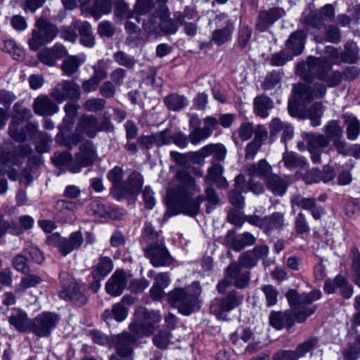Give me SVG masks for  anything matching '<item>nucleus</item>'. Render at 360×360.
I'll list each match as a JSON object with an SVG mask.
<instances>
[{"mask_svg": "<svg viewBox=\"0 0 360 360\" xmlns=\"http://www.w3.org/2000/svg\"><path fill=\"white\" fill-rule=\"evenodd\" d=\"M307 65L311 75H315L320 80L326 82L330 87L338 86L343 78V75L338 71L333 72L330 75H327L332 65L323 58L309 57Z\"/></svg>", "mask_w": 360, "mask_h": 360, "instance_id": "nucleus-9", "label": "nucleus"}, {"mask_svg": "<svg viewBox=\"0 0 360 360\" xmlns=\"http://www.w3.org/2000/svg\"><path fill=\"white\" fill-rule=\"evenodd\" d=\"M39 60L44 65L53 66L56 59L51 49H44L38 53Z\"/></svg>", "mask_w": 360, "mask_h": 360, "instance_id": "nucleus-62", "label": "nucleus"}, {"mask_svg": "<svg viewBox=\"0 0 360 360\" xmlns=\"http://www.w3.org/2000/svg\"><path fill=\"white\" fill-rule=\"evenodd\" d=\"M122 177L123 170L119 167H114L108 174V178L112 183L114 187L119 189H121L123 185L121 182Z\"/></svg>", "mask_w": 360, "mask_h": 360, "instance_id": "nucleus-60", "label": "nucleus"}, {"mask_svg": "<svg viewBox=\"0 0 360 360\" xmlns=\"http://www.w3.org/2000/svg\"><path fill=\"white\" fill-rule=\"evenodd\" d=\"M270 170V166L265 159H262L257 164L250 165L247 171L249 175L252 176L267 177ZM269 182L266 181V186H269Z\"/></svg>", "mask_w": 360, "mask_h": 360, "instance_id": "nucleus-37", "label": "nucleus"}, {"mask_svg": "<svg viewBox=\"0 0 360 360\" xmlns=\"http://www.w3.org/2000/svg\"><path fill=\"white\" fill-rule=\"evenodd\" d=\"M112 0H94L91 11L94 16L99 18L111 12Z\"/></svg>", "mask_w": 360, "mask_h": 360, "instance_id": "nucleus-43", "label": "nucleus"}, {"mask_svg": "<svg viewBox=\"0 0 360 360\" xmlns=\"http://www.w3.org/2000/svg\"><path fill=\"white\" fill-rule=\"evenodd\" d=\"M8 321L19 332L30 330L32 321H30L27 314L20 309L14 310L9 316Z\"/></svg>", "mask_w": 360, "mask_h": 360, "instance_id": "nucleus-27", "label": "nucleus"}, {"mask_svg": "<svg viewBox=\"0 0 360 360\" xmlns=\"http://www.w3.org/2000/svg\"><path fill=\"white\" fill-rule=\"evenodd\" d=\"M116 352L123 360H133L132 346L136 342L135 336L128 332L116 336L113 340Z\"/></svg>", "mask_w": 360, "mask_h": 360, "instance_id": "nucleus-19", "label": "nucleus"}, {"mask_svg": "<svg viewBox=\"0 0 360 360\" xmlns=\"http://www.w3.org/2000/svg\"><path fill=\"white\" fill-rule=\"evenodd\" d=\"M346 124L347 137L350 141H355L360 134V122L352 115L343 116Z\"/></svg>", "mask_w": 360, "mask_h": 360, "instance_id": "nucleus-33", "label": "nucleus"}, {"mask_svg": "<svg viewBox=\"0 0 360 360\" xmlns=\"http://www.w3.org/2000/svg\"><path fill=\"white\" fill-rule=\"evenodd\" d=\"M12 264L14 269H15L18 271H20L25 274L30 272V268L27 265V259L23 255H17L13 259Z\"/></svg>", "mask_w": 360, "mask_h": 360, "instance_id": "nucleus-57", "label": "nucleus"}, {"mask_svg": "<svg viewBox=\"0 0 360 360\" xmlns=\"http://www.w3.org/2000/svg\"><path fill=\"white\" fill-rule=\"evenodd\" d=\"M250 276V271H243L238 263L231 262L225 270L224 278L219 281L217 290L221 294L232 285L237 288H244L249 284Z\"/></svg>", "mask_w": 360, "mask_h": 360, "instance_id": "nucleus-8", "label": "nucleus"}, {"mask_svg": "<svg viewBox=\"0 0 360 360\" xmlns=\"http://www.w3.org/2000/svg\"><path fill=\"white\" fill-rule=\"evenodd\" d=\"M84 63V60L76 56H69L66 57L62 64L61 70L64 75L70 77L78 72L80 65Z\"/></svg>", "mask_w": 360, "mask_h": 360, "instance_id": "nucleus-34", "label": "nucleus"}, {"mask_svg": "<svg viewBox=\"0 0 360 360\" xmlns=\"http://www.w3.org/2000/svg\"><path fill=\"white\" fill-rule=\"evenodd\" d=\"M113 58L115 62L120 65L124 66L128 69H133L136 63V60L134 57L127 55L124 51L115 53Z\"/></svg>", "mask_w": 360, "mask_h": 360, "instance_id": "nucleus-51", "label": "nucleus"}, {"mask_svg": "<svg viewBox=\"0 0 360 360\" xmlns=\"http://www.w3.org/2000/svg\"><path fill=\"white\" fill-rule=\"evenodd\" d=\"M142 28L148 35L161 36L160 16H158L155 13L149 15L143 20Z\"/></svg>", "mask_w": 360, "mask_h": 360, "instance_id": "nucleus-30", "label": "nucleus"}, {"mask_svg": "<svg viewBox=\"0 0 360 360\" xmlns=\"http://www.w3.org/2000/svg\"><path fill=\"white\" fill-rule=\"evenodd\" d=\"M171 338L170 332L162 330L153 338V342L158 348L166 349L171 343Z\"/></svg>", "mask_w": 360, "mask_h": 360, "instance_id": "nucleus-47", "label": "nucleus"}, {"mask_svg": "<svg viewBox=\"0 0 360 360\" xmlns=\"http://www.w3.org/2000/svg\"><path fill=\"white\" fill-rule=\"evenodd\" d=\"M288 186L286 177H280L271 174V192L276 195L285 194Z\"/></svg>", "mask_w": 360, "mask_h": 360, "instance_id": "nucleus-44", "label": "nucleus"}, {"mask_svg": "<svg viewBox=\"0 0 360 360\" xmlns=\"http://www.w3.org/2000/svg\"><path fill=\"white\" fill-rule=\"evenodd\" d=\"M51 95L58 103L68 100L77 101L81 97V89L73 80H63L55 86Z\"/></svg>", "mask_w": 360, "mask_h": 360, "instance_id": "nucleus-17", "label": "nucleus"}, {"mask_svg": "<svg viewBox=\"0 0 360 360\" xmlns=\"http://www.w3.org/2000/svg\"><path fill=\"white\" fill-rule=\"evenodd\" d=\"M238 262L240 266L250 269L257 264V261L252 250H249L240 255Z\"/></svg>", "mask_w": 360, "mask_h": 360, "instance_id": "nucleus-55", "label": "nucleus"}, {"mask_svg": "<svg viewBox=\"0 0 360 360\" xmlns=\"http://www.w3.org/2000/svg\"><path fill=\"white\" fill-rule=\"evenodd\" d=\"M326 198V194H321L317 198H305L298 194L291 197L290 203L292 208L298 207L304 210H308L315 220H320L326 214V211L323 206L317 203V201L323 202Z\"/></svg>", "mask_w": 360, "mask_h": 360, "instance_id": "nucleus-13", "label": "nucleus"}, {"mask_svg": "<svg viewBox=\"0 0 360 360\" xmlns=\"http://www.w3.org/2000/svg\"><path fill=\"white\" fill-rule=\"evenodd\" d=\"M96 158V149L92 141H86L80 147L79 152L75 155V161L69 165V171L72 173H78L82 167L91 165Z\"/></svg>", "mask_w": 360, "mask_h": 360, "instance_id": "nucleus-18", "label": "nucleus"}, {"mask_svg": "<svg viewBox=\"0 0 360 360\" xmlns=\"http://www.w3.org/2000/svg\"><path fill=\"white\" fill-rule=\"evenodd\" d=\"M161 320L158 311H148L144 307L138 308L134 319L129 325V329L138 338L150 336L155 330V326Z\"/></svg>", "mask_w": 360, "mask_h": 360, "instance_id": "nucleus-7", "label": "nucleus"}, {"mask_svg": "<svg viewBox=\"0 0 360 360\" xmlns=\"http://www.w3.org/2000/svg\"><path fill=\"white\" fill-rule=\"evenodd\" d=\"M256 241V238L250 233L245 232L242 235L235 237L234 231H229L226 236L227 245L235 251H240L247 245H252Z\"/></svg>", "mask_w": 360, "mask_h": 360, "instance_id": "nucleus-24", "label": "nucleus"}, {"mask_svg": "<svg viewBox=\"0 0 360 360\" xmlns=\"http://www.w3.org/2000/svg\"><path fill=\"white\" fill-rule=\"evenodd\" d=\"M155 145L157 147H161L172 143V133L169 129H166L162 131L153 134Z\"/></svg>", "mask_w": 360, "mask_h": 360, "instance_id": "nucleus-53", "label": "nucleus"}, {"mask_svg": "<svg viewBox=\"0 0 360 360\" xmlns=\"http://www.w3.org/2000/svg\"><path fill=\"white\" fill-rule=\"evenodd\" d=\"M199 293H190L183 288H175L168 293L167 300L173 306L177 307L179 312L184 315H189L199 307L198 305Z\"/></svg>", "mask_w": 360, "mask_h": 360, "instance_id": "nucleus-11", "label": "nucleus"}, {"mask_svg": "<svg viewBox=\"0 0 360 360\" xmlns=\"http://www.w3.org/2000/svg\"><path fill=\"white\" fill-rule=\"evenodd\" d=\"M13 110L17 116L13 119H18L20 122L29 120L32 117L31 110L23 106L21 103H16L13 105Z\"/></svg>", "mask_w": 360, "mask_h": 360, "instance_id": "nucleus-61", "label": "nucleus"}, {"mask_svg": "<svg viewBox=\"0 0 360 360\" xmlns=\"http://www.w3.org/2000/svg\"><path fill=\"white\" fill-rule=\"evenodd\" d=\"M210 136L209 133L203 127H200L191 130L188 139L193 144H198Z\"/></svg>", "mask_w": 360, "mask_h": 360, "instance_id": "nucleus-58", "label": "nucleus"}, {"mask_svg": "<svg viewBox=\"0 0 360 360\" xmlns=\"http://www.w3.org/2000/svg\"><path fill=\"white\" fill-rule=\"evenodd\" d=\"M254 112L255 113L262 117H267L269 115V110L270 108V99L266 96H258L254 100Z\"/></svg>", "mask_w": 360, "mask_h": 360, "instance_id": "nucleus-39", "label": "nucleus"}, {"mask_svg": "<svg viewBox=\"0 0 360 360\" xmlns=\"http://www.w3.org/2000/svg\"><path fill=\"white\" fill-rule=\"evenodd\" d=\"M21 122L18 119H13L8 125L9 136L17 142L27 140L26 131L23 127H20Z\"/></svg>", "mask_w": 360, "mask_h": 360, "instance_id": "nucleus-41", "label": "nucleus"}, {"mask_svg": "<svg viewBox=\"0 0 360 360\" xmlns=\"http://www.w3.org/2000/svg\"><path fill=\"white\" fill-rule=\"evenodd\" d=\"M359 49L356 43L347 41L345 45V51L342 50V63H355L359 58Z\"/></svg>", "mask_w": 360, "mask_h": 360, "instance_id": "nucleus-42", "label": "nucleus"}, {"mask_svg": "<svg viewBox=\"0 0 360 360\" xmlns=\"http://www.w3.org/2000/svg\"><path fill=\"white\" fill-rule=\"evenodd\" d=\"M112 269V259L108 257H101L92 271L93 278H104Z\"/></svg>", "mask_w": 360, "mask_h": 360, "instance_id": "nucleus-38", "label": "nucleus"}, {"mask_svg": "<svg viewBox=\"0 0 360 360\" xmlns=\"http://www.w3.org/2000/svg\"><path fill=\"white\" fill-rule=\"evenodd\" d=\"M284 165L290 169L295 168L306 169L308 166L307 160L303 156L295 153H285L283 155Z\"/></svg>", "mask_w": 360, "mask_h": 360, "instance_id": "nucleus-31", "label": "nucleus"}, {"mask_svg": "<svg viewBox=\"0 0 360 360\" xmlns=\"http://www.w3.org/2000/svg\"><path fill=\"white\" fill-rule=\"evenodd\" d=\"M326 92V88L323 83H315L311 87L307 84H295L292 89V96L303 105L309 103L314 98H322Z\"/></svg>", "mask_w": 360, "mask_h": 360, "instance_id": "nucleus-14", "label": "nucleus"}, {"mask_svg": "<svg viewBox=\"0 0 360 360\" xmlns=\"http://www.w3.org/2000/svg\"><path fill=\"white\" fill-rule=\"evenodd\" d=\"M175 178L178 184L167 190V203L176 207L181 212L194 217L200 212V204L205 200L203 195L195 198L193 195L200 192V187L188 172L181 169L176 172Z\"/></svg>", "mask_w": 360, "mask_h": 360, "instance_id": "nucleus-2", "label": "nucleus"}, {"mask_svg": "<svg viewBox=\"0 0 360 360\" xmlns=\"http://www.w3.org/2000/svg\"><path fill=\"white\" fill-rule=\"evenodd\" d=\"M155 6L153 0H136L134 6V11L139 15L149 13Z\"/></svg>", "mask_w": 360, "mask_h": 360, "instance_id": "nucleus-54", "label": "nucleus"}, {"mask_svg": "<svg viewBox=\"0 0 360 360\" xmlns=\"http://www.w3.org/2000/svg\"><path fill=\"white\" fill-rule=\"evenodd\" d=\"M323 105L321 102L314 103L304 112L302 120L309 119L310 124L313 127L320 126L321 124V120L323 114Z\"/></svg>", "mask_w": 360, "mask_h": 360, "instance_id": "nucleus-29", "label": "nucleus"}, {"mask_svg": "<svg viewBox=\"0 0 360 360\" xmlns=\"http://www.w3.org/2000/svg\"><path fill=\"white\" fill-rule=\"evenodd\" d=\"M58 321L59 316L56 314L43 312L32 320L30 331L39 337H48Z\"/></svg>", "mask_w": 360, "mask_h": 360, "instance_id": "nucleus-16", "label": "nucleus"}, {"mask_svg": "<svg viewBox=\"0 0 360 360\" xmlns=\"http://www.w3.org/2000/svg\"><path fill=\"white\" fill-rule=\"evenodd\" d=\"M211 163L212 166L207 170V173L205 176V181L206 182H212L219 188H226L228 182L222 176L224 172L223 166L215 162H212Z\"/></svg>", "mask_w": 360, "mask_h": 360, "instance_id": "nucleus-25", "label": "nucleus"}, {"mask_svg": "<svg viewBox=\"0 0 360 360\" xmlns=\"http://www.w3.org/2000/svg\"><path fill=\"white\" fill-rule=\"evenodd\" d=\"M105 101L100 98H92L86 100L83 103V108L86 111L96 112L105 108Z\"/></svg>", "mask_w": 360, "mask_h": 360, "instance_id": "nucleus-48", "label": "nucleus"}, {"mask_svg": "<svg viewBox=\"0 0 360 360\" xmlns=\"http://www.w3.org/2000/svg\"><path fill=\"white\" fill-rule=\"evenodd\" d=\"M319 338L316 337H311L303 342L299 344L295 349L297 356V359L303 357L307 352L314 349L319 343Z\"/></svg>", "mask_w": 360, "mask_h": 360, "instance_id": "nucleus-45", "label": "nucleus"}, {"mask_svg": "<svg viewBox=\"0 0 360 360\" xmlns=\"http://www.w3.org/2000/svg\"><path fill=\"white\" fill-rule=\"evenodd\" d=\"M55 218L63 223H72L75 219L77 203L66 200H58L55 203Z\"/></svg>", "mask_w": 360, "mask_h": 360, "instance_id": "nucleus-20", "label": "nucleus"}, {"mask_svg": "<svg viewBox=\"0 0 360 360\" xmlns=\"http://www.w3.org/2000/svg\"><path fill=\"white\" fill-rule=\"evenodd\" d=\"M305 32H307L304 27L303 30L294 32L286 42L287 47L296 56L301 54L304 50L306 38Z\"/></svg>", "mask_w": 360, "mask_h": 360, "instance_id": "nucleus-28", "label": "nucleus"}, {"mask_svg": "<svg viewBox=\"0 0 360 360\" xmlns=\"http://www.w3.org/2000/svg\"><path fill=\"white\" fill-rule=\"evenodd\" d=\"M18 164V160L15 149L13 151H11L4 148H0V165H2L3 168H6V166Z\"/></svg>", "mask_w": 360, "mask_h": 360, "instance_id": "nucleus-46", "label": "nucleus"}, {"mask_svg": "<svg viewBox=\"0 0 360 360\" xmlns=\"http://www.w3.org/2000/svg\"><path fill=\"white\" fill-rule=\"evenodd\" d=\"M33 110L39 115L49 116L56 113L59 108L48 96L41 95L34 99Z\"/></svg>", "mask_w": 360, "mask_h": 360, "instance_id": "nucleus-23", "label": "nucleus"}, {"mask_svg": "<svg viewBox=\"0 0 360 360\" xmlns=\"http://www.w3.org/2000/svg\"><path fill=\"white\" fill-rule=\"evenodd\" d=\"M344 281L345 276L340 274L336 276L333 279L328 278L324 283L323 290L326 294H333Z\"/></svg>", "mask_w": 360, "mask_h": 360, "instance_id": "nucleus-52", "label": "nucleus"}, {"mask_svg": "<svg viewBox=\"0 0 360 360\" xmlns=\"http://www.w3.org/2000/svg\"><path fill=\"white\" fill-rule=\"evenodd\" d=\"M323 134L303 132L302 137L307 140V148L314 164L321 162L322 150L332 143L327 150L328 153L334 150L338 154L347 157L351 154V146L343 137L344 130L338 120H330L324 126Z\"/></svg>", "mask_w": 360, "mask_h": 360, "instance_id": "nucleus-1", "label": "nucleus"}, {"mask_svg": "<svg viewBox=\"0 0 360 360\" xmlns=\"http://www.w3.org/2000/svg\"><path fill=\"white\" fill-rule=\"evenodd\" d=\"M84 242V238L81 231H77L72 233L69 238H63L60 245V253L63 256L68 255L75 250L78 249Z\"/></svg>", "mask_w": 360, "mask_h": 360, "instance_id": "nucleus-26", "label": "nucleus"}, {"mask_svg": "<svg viewBox=\"0 0 360 360\" xmlns=\"http://www.w3.org/2000/svg\"><path fill=\"white\" fill-rule=\"evenodd\" d=\"M243 296L235 290L229 291L224 297L215 298L212 302L210 310L218 319H225L226 313L242 304Z\"/></svg>", "mask_w": 360, "mask_h": 360, "instance_id": "nucleus-12", "label": "nucleus"}, {"mask_svg": "<svg viewBox=\"0 0 360 360\" xmlns=\"http://www.w3.org/2000/svg\"><path fill=\"white\" fill-rule=\"evenodd\" d=\"M197 15V12L193 7L186 6L182 12L174 14L175 19L179 23H184L186 20H192Z\"/></svg>", "mask_w": 360, "mask_h": 360, "instance_id": "nucleus-59", "label": "nucleus"}, {"mask_svg": "<svg viewBox=\"0 0 360 360\" xmlns=\"http://www.w3.org/2000/svg\"><path fill=\"white\" fill-rule=\"evenodd\" d=\"M295 231L297 234H304L310 231L306 215L300 212L295 219Z\"/></svg>", "mask_w": 360, "mask_h": 360, "instance_id": "nucleus-49", "label": "nucleus"}, {"mask_svg": "<svg viewBox=\"0 0 360 360\" xmlns=\"http://www.w3.org/2000/svg\"><path fill=\"white\" fill-rule=\"evenodd\" d=\"M143 186V176L139 173H133L130 175L127 182L122 185L121 191L126 194H137Z\"/></svg>", "mask_w": 360, "mask_h": 360, "instance_id": "nucleus-32", "label": "nucleus"}, {"mask_svg": "<svg viewBox=\"0 0 360 360\" xmlns=\"http://www.w3.org/2000/svg\"><path fill=\"white\" fill-rule=\"evenodd\" d=\"M98 133V119L94 115L83 114L77 123L75 131L65 136L59 132L56 136V141L61 146L72 149L84 139V135L94 138Z\"/></svg>", "mask_w": 360, "mask_h": 360, "instance_id": "nucleus-4", "label": "nucleus"}, {"mask_svg": "<svg viewBox=\"0 0 360 360\" xmlns=\"http://www.w3.org/2000/svg\"><path fill=\"white\" fill-rule=\"evenodd\" d=\"M164 102L169 110L174 111L181 110L188 105L186 98L175 94L166 96Z\"/></svg>", "mask_w": 360, "mask_h": 360, "instance_id": "nucleus-40", "label": "nucleus"}, {"mask_svg": "<svg viewBox=\"0 0 360 360\" xmlns=\"http://www.w3.org/2000/svg\"><path fill=\"white\" fill-rule=\"evenodd\" d=\"M292 325L293 319L287 311H271V326L279 330L285 326L291 327Z\"/></svg>", "mask_w": 360, "mask_h": 360, "instance_id": "nucleus-36", "label": "nucleus"}, {"mask_svg": "<svg viewBox=\"0 0 360 360\" xmlns=\"http://www.w3.org/2000/svg\"><path fill=\"white\" fill-rule=\"evenodd\" d=\"M178 28L177 22L170 18L169 10L165 7V13L160 16L161 35L174 34Z\"/></svg>", "mask_w": 360, "mask_h": 360, "instance_id": "nucleus-35", "label": "nucleus"}, {"mask_svg": "<svg viewBox=\"0 0 360 360\" xmlns=\"http://www.w3.org/2000/svg\"><path fill=\"white\" fill-rule=\"evenodd\" d=\"M59 297L66 301H70L77 307H82L87 302V297L81 286L76 283H70L68 287L60 290Z\"/></svg>", "mask_w": 360, "mask_h": 360, "instance_id": "nucleus-21", "label": "nucleus"}, {"mask_svg": "<svg viewBox=\"0 0 360 360\" xmlns=\"http://www.w3.org/2000/svg\"><path fill=\"white\" fill-rule=\"evenodd\" d=\"M326 31V39L332 43H338L340 41L341 35L340 30L334 25H328L323 27Z\"/></svg>", "mask_w": 360, "mask_h": 360, "instance_id": "nucleus-63", "label": "nucleus"}, {"mask_svg": "<svg viewBox=\"0 0 360 360\" xmlns=\"http://www.w3.org/2000/svg\"><path fill=\"white\" fill-rule=\"evenodd\" d=\"M141 244L145 257L150 260L153 266H167L172 264V257L165 246L164 238L150 223L145 224Z\"/></svg>", "mask_w": 360, "mask_h": 360, "instance_id": "nucleus-3", "label": "nucleus"}, {"mask_svg": "<svg viewBox=\"0 0 360 360\" xmlns=\"http://www.w3.org/2000/svg\"><path fill=\"white\" fill-rule=\"evenodd\" d=\"M36 27L28 42L30 48L33 51H37L41 46L53 41L58 34L56 26L43 18L37 20Z\"/></svg>", "mask_w": 360, "mask_h": 360, "instance_id": "nucleus-10", "label": "nucleus"}, {"mask_svg": "<svg viewBox=\"0 0 360 360\" xmlns=\"http://www.w3.org/2000/svg\"><path fill=\"white\" fill-rule=\"evenodd\" d=\"M213 21L217 27H222L212 32L211 41L217 46H221L231 40L234 30V23L225 13L217 15Z\"/></svg>", "mask_w": 360, "mask_h": 360, "instance_id": "nucleus-15", "label": "nucleus"}, {"mask_svg": "<svg viewBox=\"0 0 360 360\" xmlns=\"http://www.w3.org/2000/svg\"><path fill=\"white\" fill-rule=\"evenodd\" d=\"M72 155L70 153L64 152H56L53 154L51 158L52 162L56 166H66L69 167L70 164L72 163Z\"/></svg>", "mask_w": 360, "mask_h": 360, "instance_id": "nucleus-56", "label": "nucleus"}, {"mask_svg": "<svg viewBox=\"0 0 360 360\" xmlns=\"http://www.w3.org/2000/svg\"><path fill=\"white\" fill-rule=\"evenodd\" d=\"M294 314L295 320L303 323L316 310V306L312 302L319 300L322 293L320 290L314 289L309 293L299 294L296 290L291 289L285 295Z\"/></svg>", "mask_w": 360, "mask_h": 360, "instance_id": "nucleus-5", "label": "nucleus"}, {"mask_svg": "<svg viewBox=\"0 0 360 360\" xmlns=\"http://www.w3.org/2000/svg\"><path fill=\"white\" fill-rule=\"evenodd\" d=\"M335 17V8L333 4H327L319 10L312 11L301 20L303 27L312 34L315 40L321 42L325 37L318 34L325 27L324 22H331Z\"/></svg>", "mask_w": 360, "mask_h": 360, "instance_id": "nucleus-6", "label": "nucleus"}, {"mask_svg": "<svg viewBox=\"0 0 360 360\" xmlns=\"http://www.w3.org/2000/svg\"><path fill=\"white\" fill-rule=\"evenodd\" d=\"M127 283L126 273L123 270H117L107 282L105 289L108 294L112 296H118L122 293Z\"/></svg>", "mask_w": 360, "mask_h": 360, "instance_id": "nucleus-22", "label": "nucleus"}, {"mask_svg": "<svg viewBox=\"0 0 360 360\" xmlns=\"http://www.w3.org/2000/svg\"><path fill=\"white\" fill-rule=\"evenodd\" d=\"M39 141L37 144V150L39 153L47 152L49 148V144L52 141L51 136L48 134L40 132L38 136Z\"/></svg>", "mask_w": 360, "mask_h": 360, "instance_id": "nucleus-64", "label": "nucleus"}, {"mask_svg": "<svg viewBox=\"0 0 360 360\" xmlns=\"http://www.w3.org/2000/svg\"><path fill=\"white\" fill-rule=\"evenodd\" d=\"M205 200H207L206 212L210 213L219 203V198L217 195L215 190L212 186H209L205 189Z\"/></svg>", "mask_w": 360, "mask_h": 360, "instance_id": "nucleus-50", "label": "nucleus"}]
</instances>
